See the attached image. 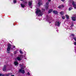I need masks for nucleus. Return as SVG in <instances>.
<instances>
[{
	"label": "nucleus",
	"mask_w": 76,
	"mask_h": 76,
	"mask_svg": "<svg viewBox=\"0 0 76 76\" xmlns=\"http://www.w3.org/2000/svg\"><path fill=\"white\" fill-rule=\"evenodd\" d=\"M36 13L37 14V15H38L39 16H42V13L41 12L40 9L39 8H37L36 9Z\"/></svg>",
	"instance_id": "obj_1"
},
{
	"label": "nucleus",
	"mask_w": 76,
	"mask_h": 76,
	"mask_svg": "<svg viewBox=\"0 0 76 76\" xmlns=\"http://www.w3.org/2000/svg\"><path fill=\"white\" fill-rule=\"evenodd\" d=\"M11 48V45L9 43H8V48L7 49V51H9L10 50Z\"/></svg>",
	"instance_id": "obj_2"
},
{
	"label": "nucleus",
	"mask_w": 76,
	"mask_h": 76,
	"mask_svg": "<svg viewBox=\"0 0 76 76\" xmlns=\"http://www.w3.org/2000/svg\"><path fill=\"white\" fill-rule=\"evenodd\" d=\"M73 16H75V17H72V20L73 21H75L76 19V15H73Z\"/></svg>",
	"instance_id": "obj_3"
},
{
	"label": "nucleus",
	"mask_w": 76,
	"mask_h": 76,
	"mask_svg": "<svg viewBox=\"0 0 76 76\" xmlns=\"http://www.w3.org/2000/svg\"><path fill=\"white\" fill-rule=\"evenodd\" d=\"M64 7V5L62 4L59 6L58 8H59V9H61V8H63Z\"/></svg>",
	"instance_id": "obj_4"
},
{
	"label": "nucleus",
	"mask_w": 76,
	"mask_h": 76,
	"mask_svg": "<svg viewBox=\"0 0 76 76\" xmlns=\"http://www.w3.org/2000/svg\"><path fill=\"white\" fill-rule=\"evenodd\" d=\"M60 23H61V22H56V25L58 26H60Z\"/></svg>",
	"instance_id": "obj_5"
},
{
	"label": "nucleus",
	"mask_w": 76,
	"mask_h": 76,
	"mask_svg": "<svg viewBox=\"0 0 76 76\" xmlns=\"http://www.w3.org/2000/svg\"><path fill=\"white\" fill-rule=\"evenodd\" d=\"M17 59L18 61H20V60H22V58L21 57H18L17 58Z\"/></svg>",
	"instance_id": "obj_6"
},
{
	"label": "nucleus",
	"mask_w": 76,
	"mask_h": 76,
	"mask_svg": "<svg viewBox=\"0 0 76 76\" xmlns=\"http://www.w3.org/2000/svg\"><path fill=\"white\" fill-rule=\"evenodd\" d=\"M20 72L22 73H23V74H24L25 73V70L23 69H20L19 70Z\"/></svg>",
	"instance_id": "obj_7"
},
{
	"label": "nucleus",
	"mask_w": 76,
	"mask_h": 76,
	"mask_svg": "<svg viewBox=\"0 0 76 76\" xmlns=\"http://www.w3.org/2000/svg\"><path fill=\"white\" fill-rule=\"evenodd\" d=\"M53 13H54V14H55V15H57V14H58V12L56 10L53 11Z\"/></svg>",
	"instance_id": "obj_8"
},
{
	"label": "nucleus",
	"mask_w": 76,
	"mask_h": 76,
	"mask_svg": "<svg viewBox=\"0 0 76 76\" xmlns=\"http://www.w3.org/2000/svg\"><path fill=\"white\" fill-rule=\"evenodd\" d=\"M32 1H28L29 6H31V5H32Z\"/></svg>",
	"instance_id": "obj_9"
},
{
	"label": "nucleus",
	"mask_w": 76,
	"mask_h": 76,
	"mask_svg": "<svg viewBox=\"0 0 76 76\" xmlns=\"http://www.w3.org/2000/svg\"><path fill=\"white\" fill-rule=\"evenodd\" d=\"M42 3V2L41 1H38V4H39V6H40V5Z\"/></svg>",
	"instance_id": "obj_10"
},
{
	"label": "nucleus",
	"mask_w": 76,
	"mask_h": 76,
	"mask_svg": "<svg viewBox=\"0 0 76 76\" xmlns=\"http://www.w3.org/2000/svg\"><path fill=\"white\" fill-rule=\"evenodd\" d=\"M12 75V73H8L7 74H5V76H10V75Z\"/></svg>",
	"instance_id": "obj_11"
},
{
	"label": "nucleus",
	"mask_w": 76,
	"mask_h": 76,
	"mask_svg": "<svg viewBox=\"0 0 76 76\" xmlns=\"http://www.w3.org/2000/svg\"><path fill=\"white\" fill-rule=\"evenodd\" d=\"M60 14L61 15H64V12L63 11H61L60 12Z\"/></svg>",
	"instance_id": "obj_12"
},
{
	"label": "nucleus",
	"mask_w": 76,
	"mask_h": 76,
	"mask_svg": "<svg viewBox=\"0 0 76 76\" xmlns=\"http://www.w3.org/2000/svg\"><path fill=\"white\" fill-rule=\"evenodd\" d=\"M21 6L22 7H25V5L22 4H21Z\"/></svg>",
	"instance_id": "obj_13"
},
{
	"label": "nucleus",
	"mask_w": 76,
	"mask_h": 76,
	"mask_svg": "<svg viewBox=\"0 0 76 76\" xmlns=\"http://www.w3.org/2000/svg\"><path fill=\"white\" fill-rule=\"evenodd\" d=\"M14 64H15V66H17L18 64V63L17 62H14Z\"/></svg>",
	"instance_id": "obj_14"
},
{
	"label": "nucleus",
	"mask_w": 76,
	"mask_h": 76,
	"mask_svg": "<svg viewBox=\"0 0 76 76\" xmlns=\"http://www.w3.org/2000/svg\"><path fill=\"white\" fill-rule=\"evenodd\" d=\"M53 10V9L49 10V13H51V12H52V11Z\"/></svg>",
	"instance_id": "obj_15"
},
{
	"label": "nucleus",
	"mask_w": 76,
	"mask_h": 76,
	"mask_svg": "<svg viewBox=\"0 0 76 76\" xmlns=\"http://www.w3.org/2000/svg\"><path fill=\"white\" fill-rule=\"evenodd\" d=\"M3 71H5L6 70V68H3L2 69Z\"/></svg>",
	"instance_id": "obj_16"
},
{
	"label": "nucleus",
	"mask_w": 76,
	"mask_h": 76,
	"mask_svg": "<svg viewBox=\"0 0 76 76\" xmlns=\"http://www.w3.org/2000/svg\"><path fill=\"white\" fill-rule=\"evenodd\" d=\"M66 19H69V16H68V15H66Z\"/></svg>",
	"instance_id": "obj_17"
},
{
	"label": "nucleus",
	"mask_w": 76,
	"mask_h": 76,
	"mask_svg": "<svg viewBox=\"0 0 76 76\" xmlns=\"http://www.w3.org/2000/svg\"><path fill=\"white\" fill-rule=\"evenodd\" d=\"M20 54H23V52H22V50H20Z\"/></svg>",
	"instance_id": "obj_18"
},
{
	"label": "nucleus",
	"mask_w": 76,
	"mask_h": 76,
	"mask_svg": "<svg viewBox=\"0 0 76 76\" xmlns=\"http://www.w3.org/2000/svg\"><path fill=\"white\" fill-rule=\"evenodd\" d=\"M72 9H73V8H72V7H71L70 8H69V10H71Z\"/></svg>",
	"instance_id": "obj_19"
},
{
	"label": "nucleus",
	"mask_w": 76,
	"mask_h": 76,
	"mask_svg": "<svg viewBox=\"0 0 76 76\" xmlns=\"http://www.w3.org/2000/svg\"><path fill=\"white\" fill-rule=\"evenodd\" d=\"M71 35L70 36V37H71L72 36V37H75V35L73 34H71Z\"/></svg>",
	"instance_id": "obj_20"
},
{
	"label": "nucleus",
	"mask_w": 76,
	"mask_h": 76,
	"mask_svg": "<svg viewBox=\"0 0 76 76\" xmlns=\"http://www.w3.org/2000/svg\"><path fill=\"white\" fill-rule=\"evenodd\" d=\"M14 3H16V0H14L13 1Z\"/></svg>",
	"instance_id": "obj_21"
},
{
	"label": "nucleus",
	"mask_w": 76,
	"mask_h": 76,
	"mask_svg": "<svg viewBox=\"0 0 76 76\" xmlns=\"http://www.w3.org/2000/svg\"><path fill=\"white\" fill-rule=\"evenodd\" d=\"M62 18L63 19H65V17L64 16H62Z\"/></svg>",
	"instance_id": "obj_22"
},
{
	"label": "nucleus",
	"mask_w": 76,
	"mask_h": 76,
	"mask_svg": "<svg viewBox=\"0 0 76 76\" xmlns=\"http://www.w3.org/2000/svg\"><path fill=\"white\" fill-rule=\"evenodd\" d=\"M0 76H4V75L0 74Z\"/></svg>",
	"instance_id": "obj_23"
},
{
	"label": "nucleus",
	"mask_w": 76,
	"mask_h": 76,
	"mask_svg": "<svg viewBox=\"0 0 76 76\" xmlns=\"http://www.w3.org/2000/svg\"><path fill=\"white\" fill-rule=\"evenodd\" d=\"M4 67L5 68H6L7 67V66L6 65H4Z\"/></svg>",
	"instance_id": "obj_24"
},
{
	"label": "nucleus",
	"mask_w": 76,
	"mask_h": 76,
	"mask_svg": "<svg viewBox=\"0 0 76 76\" xmlns=\"http://www.w3.org/2000/svg\"><path fill=\"white\" fill-rule=\"evenodd\" d=\"M27 74H28V75H30V73H29V72H28L27 73Z\"/></svg>",
	"instance_id": "obj_25"
},
{
	"label": "nucleus",
	"mask_w": 76,
	"mask_h": 76,
	"mask_svg": "<svg viewBox=\"0 0 76 76\" xmlns=\"http://www.w3.org/2000/svg\"><path fill=\"white\" fill-rule=\"evenodd\" d=\"M45 8H46L47 9H48V6H46L45 7Z\"/></svg>",
	"instance_id": "obj_26"
},
{
	"label": "nucleus",
	"mask_w": 76,
	"mask_h": 76,
	"mask_svg": "<svg viewBox=\"0 0 76 76\" xmlns=\"http://www.w3.org/2000/svg\"><path fill=\"white\" fill-rule=\"evenodd\" d=\"M74 45H76V42H74Z\"/></svg>",
	"instance_id": "obj_27"
},
{
	"label": "nucleus",
	"mask_w": 76,
	"mask_h": 76,
	"mask_svg": "<svg viewBox=\"0 0 76 76\" xmlns=\"http://www.w3.org/2000/svg\"><path fill=\"white\" fill-rule=\"evenodd\" d=\"M74 40H75V41H76V38L75 37L74 38Z\"/></svg>",
	"instance_id": "obj_28"
},
{
	"label": "nucleus",
	"mask_w": 76,
	"mask_h": 76,
	"mask_svg": "<svg viewBox=\"0 0 76 76\" xmlns=\"http://www.w3.org/2000/svg\"><path fill=\"white\" fill-rule=\"evenodd\" d=\"M13 48H15V46H12Z\"/></svg>",
	"instance_id": "obj_29"
},
{
	"label": "nucleus",
	"mask_w": 76,
	"mask_h": 76,
	"mask_svg": "<svg viewBox=\"0 0 76 76\" xmlns=\"http://www.w3.org/2000/svg\"><path fill=\"white\" fill-rule=\"evenodd\" d=\"M46 4H47V5H48V2H47Z\"/></svg>",
	"instance_id": "obj_30"
},
{
	"label": "nucleus",
	"mask_w": 76,
	"mask_h": 76,
	"mask_svg": "<svg viewBox=\"0 0 76 76\" xmlns=\"http://www.w3.org/2000/svg\"><path fill=\"white\" fill-rule=\"evenodd\" d=\"M21 69H24V68H23V67H21Z\"/></svg>",
	"instance_id": "obj_31"
},
{
	"label": "nucleus",
	"mask_w": 76,
	"mask_h": 76,
	"mask_svg": "<svg viewBox=\"0 0 76 76\" xmlns=\"http://www.w3.org/2000/svg\"><path fill=\"white\" fill-rule=\"evenodd\" d=\"M7 53H8L9 54H10V52H9V51H8V52H7Z\"/></svg>",
	"instance_id": "obj_32"
},
{
	"label": "nucleus",
	"mask_w": 76,
	"mask_h": 76,
	"mask_svg": "<svg viewBox=\"0 0 76 76\" xmlns=\"http://www.w3.org/2000/svg\"><path fill=\"white\" fill-rule=\"evenodd\" d=\"M25 3L26 4L27 3V2L26 1L25 2Z\"/></svg>",
	"instance_id": "obj_33"
},
{
	"label": "nucleus",
	"mask_w": 76,
	"mask_h": 76,
	"mask_svg": "<svg viewBox=\"0 0 76 76\" xmlns=\"http://www.w3.org/2000/svg\"><path fill=\"white\" fill-rule=\"evenodd\" d=\"M62 1H64L65 0H61Z\"/></svg>",
	"instance_id": "obj_34"
},
{
	"label": "nucleus",
	"mask_w": 76,
	"mask_h": 76,
	"mask_svg": "<svg viewBox=\"0 0 76 76\" xmlns=\"http://www.w3.org/2000/svg\"><path fill=\"white\" fill-rule=\"evenodd\" d=\"M49 1H51V0H48Z\"/></svg>",
	"instance_id": "obj_35"
},
{
	"label": "nucleus",
	"mask_w": 76,
	"mask_h": 76,
	"mask_svg": "<svg viewBox=\"0 0 76 76\" xmlns=\"http://www.w3.org/2000/svg\"><path fill=\"white\" fill-rule=\"evenodd\" d=\"M20 0V1H23V0Z\"/></svg>",
	"instance_id": "obj_36"
},
{
	"label": "nucleus",
	"mask_w": 76,
	"mask_h": 76,
	"mask_svg": "<svg viewBox=\"0 0 76 76\" xmlns=\"http://www.w3.org/2000/svg\"><path fill=\"white\" fill-rule=\"evenodd\" d=\"M20 66H22V65H20Z\"/></svg>",
	"instance_id": "obj_37"
},
{
	"label": "nucleus",
	"mask_w": 76,
	"mask_h": 76,
	"mask_svg": "<svg viewBox=\"0 0 76 76\" xmlns=\"http://www.w3.org/2000/svg\"><path fill=\"white\" fill-rule=\"evenodd\" d=\"M11 76H15L14 75H11Z\"/></svg>",
	"instance_id": "obj_38"
},
{
	"label": "nucleus",
	"mask_w": 76,
	"mask_h": 76,
	"mask_svg": "<svg viewBox=\"0 0 76 76\" xmlns=\"http://www.w3.org/2000/svg\"><path fill=\"white\" fill-rule=\"evenodd\" d=\"M11 49H12V50H13V48H12Z\"/></svg>",
	"instance_id": "obj_39"
},
{
	"label": "nucleus",
	"mask_w": 76,
	"mask_h": 76,
	"mask_svg": "<svg viewBox=\"0 0 76 76\" xmlns=\"http://www.w3.org/2000/svg\"><path fill=\"white\" fill-rule=\"evenodd\" d=\"M51 23L50 22V23Z\"/></svg>",
	"instance_id": "obj_40"
}]
</instances>
